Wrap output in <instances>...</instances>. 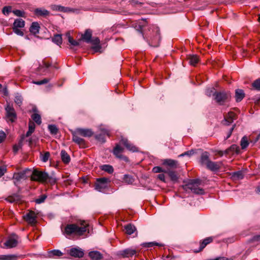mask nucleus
Instances as JSON below:
<instances>
[{
  "mask_svg": "<svg viewBox=\"0 0 260 260\" xmlns=\"http://www.w3.org/2000/svg\"><path fill=\"white\" fill-rule=\"evenodd\" d=\"M201 183V180L199 179H191L190 180L187 184H190V185L199 186Z\"/></svg>",
  "mask_w": 260,
  "mask_h": 260,
  "instance_id": "09e8293b",
  "label": "nucleus"
},
{
  "mask_svg": "<svg viewBox=\"0 0 260 260\" xmlns=\"http://www.w3.org/2000/svg\"><path fill=\"white\" fill-rule=\"evenodd\" d=\"M51 66V64L49 62H45V61H43L42 62V65H40L39 68H43V67H45L46 68H49Z\"/></svg>",
  "mask_w": 260,
  "mask_h": 260,
  "instance_id": "338daca9",
  "label": "nucleus"
},
{
  "mask_svg": "<svg viewBox=\"0 0 260 260\" xmlns=\"http://www.w3.org/2000/svg\"><path fill=\"white\" fill-rule=\"evenodd\" d=\"M143 245L144 247H151L154 245L156 246H161L162 245L160 244H159L156 242H148V243H145L143 244Z\"/></svg>",
  "mask_w": 260,
  "mask_h": 260,
  "instance_id": "5fc2aeb1",
  "label": "nucleus"
},
{
  "mask_svg": "<svg viewBox=\"0 0 260 260\" xmlns=\"http://www.w3.org/2000/svg\"><path fill=\"white\" fill-rule=\"evenodd\" d=\"M111 181L109 178L106 177L98 178L96 179L94 183V189L100 192L103 191L110 186Z\"/></svg>",
  "mask_w": 260,
  "mask_h": 260,
  "instance_id": "7ed1b4c3",
  "label": "nucleus"
},
{
  "mask_svg": "<svg viewBox=\"0 0 260 260\" xmlns=\"http://www.w3.org/2000/svg\"><path fill=\"white\" fill-rule=\"evenodd\" d=\"M240 151L239 147L236 145L233 144L231 145L228 149H227L225 151L224 153L225 154L229 153L230 152H235L237 153H238Z\"/></svg>",
  "mask_w": 260,
  "mask_h": 260,
  "instance_id": "e433bc0d",
  "label": "nucleus"
},
{
  "mask_svg": "<svg viewBox=\"0 0 260 260\" xmlns=\"http://www.w3.org/2000/svg\"><path fill=\"white\" fill-rule=\"evenodd\" d=\"M47 177H48V174L47 172L34 170L32 173L31 180L41 182H46Z\"/></svg>",
  "mask_w": 260,
  "mask_h": 260,
  "instance_id": "20e7f679",
  "label": "nucleus"
},
{
  "mask_svg": "<svg viewBox=\"0 0 260 260\" xmlns=\"http://www.w3.org/2000/svg\"><path fill=\"white\" fill-rule=\"evenodd\" d=\"M187 59L189 63L193 66H195L199 61V58L196 55H189Z\"/></svg>",
  "mask_w": 260,
  "mask_h": 260,
  "instance_id": "b1692460",
  "label": "nucleus"
},
{
  "mask_svg": "<svg viewBox=\"0 0 260 260\" xmlns=\"http://www.w3.org/2000/svg\"><path fill=\"white\" fill-rule=\"evenodd\" d=\"M120 144L123 145L127 150L132 152H136L139 151L138 148L130 143L127 139L122 137L120 140Z\"/></svg>",
  "mask_w": 260,
  "mask_h": 260,
  "instance_id": "ddd939ff",
  "label": "nucleus"
},
{
  "mask_svg": "<svg viewBox=\"0 0 260 260\" xmlns=\"http://www.w3.org/2000/svg\"><path fill=\"white\" fill-rule=\"evenodd\" d=\"M52 41L53 42H54L57 45H61L62 42L61 35L59 34H56L54 35V36L52 38Z\"/></svg>",
  "mask_w": 260,
  "mask_h": 260,
  "instance_id": "4c0bfd02",
  "label": "nucleus"
},
{
  "mask_svg": "<svg viewBox=\"0 0 260 260\" xmlns=\"http://www.w3.org/2000/svg\"><path fill=\"white\" fill-rule=\"evenodd\" d=\"M153 171L154 173H160V172H164L166 173V171H164L162 170V169L160 167H155L153 168Z\"/></svg>",
  "mask_w": 260,
  "mask_h": 260,
  "instance_id": "680f3d73",
  "label": "nucleus"
},
{
  "mask_svg": "<svg viewBox=\"0 0 260 260\" xmlns=\"http://www.w3.org/2000/svg\"><path fill=\"white\" fill-rule=\"evenodd\" d=\"M92 38V30L88 29H86L84 33L81 36V40L85 41L87 43H89Z\"/></svg>",
  "mask_w": 260,
  "mask_h": 260,
  "instance_id": "6ab92c4d",
  "label": "nucleus"
},
{
  "mask_svg": "<svg viewBox=\"0 0 260 260\" xmlns=\"http://www.w3.org/2000/svg\"><path fill=\"white\" fill-rule=\"evenodd\" d=\"M25 26V21L21 19H16L13 23V27L23 28Z\"/></svg>",
  "mask_w": 260,
  "mask_h": 260,
  "instance_id": "473e14b6",
  "label": "nucleus"
},
{
  "mask_svg": "<svg viewBox=\"0 0 260 260\" xmlns=\"http://www.w3.org/2000/svg\"><path fill=\"white\" fill-rule=\"evenodd\" d=\"M3 13L5 15H8L10 12H12L11 6H5L3 8Z\"/></svg>",
  "mask_w": 260,
  "mask_h": 260,
  "instance_id": "3c124183",
  "label": "nucleus"
},
{
  "mask_svg": "<svg viewBox=\"0 0 260 260\" xmlns=\"http://www.w3.org/2000/svg\"><path fill=\"white\" fill-rule=\"evenodd\" d=\"M166 173H167L171 178V180L173 181H177L178 178V176L175 171H171L168 170L166 171Z\"/></svg>",
  "mask_w": 260,
  "mask_h": 260,
  "instance_id": "ea45409f",
  "label": "nucleus"
},
{
  "mask_svg": "<svg viewBox=\"0 0 260 260\" xmlns=\"http://www.w3.org/2000/svg\"><path fill=\"white\" fill-rule=\"evenodd\" d=\"M232 177L235 180H241L244 177V174L242 171L234 172L232 174Z\"/></svg>",
  "mask_w": 260,
  "mask_h": 260,
  "instance_id": "c9c22d12",
  "label": "nucleus"
},
{
  "mask_svg": "<svg viewBox=\"0 0 260 260\" xmlns=\"http://www.w3.org/2000/svg\"><path fill=\"white\" fill-rule=\"evenodd\" d=\"M100 169L108 173H112L113 172V168L112 166L109 165H104L100 166Z\"/></svg>",
  "mask_w": 260,
  "mask_h": 260,
  "instance_id": "a19ab883",
  "label": "nucleus"
},
{
  "mask_svg": "<svg viewBox=\"0 0 260 260\" xmlns=\"http://www.w3.org/2000/svg\"><path fill=\"white\" fill-rule=\"evenodd\" d=\"M49 257H53L54 256H61L63 255L62 252L59 250L54 249L48 252Z\"/></svg>",
  "mask_w": 260,
  "mask_h": 260,
  "instance_id": "58836bf2",
  "label": "nucleus"
},
{
  "mask_svg": "<svg viewBox=\"0 0 260 260\" xmlns=\"http://www.w3.org/2000/svg\"><path fill=\"white\" fill-rule=\"evenodd\" d=\"M66 37L68 38V42L70 43V44L73 46H78L80 45L79 41H77L73 39V38L71 36V34L70 32H68L66 33Z\"/></svg>",
  "mask_w": 260,
  "mask_h": 260,
  "instance_id": "72a5a7b5",
  "label": "nucleus"
},
{
  "mask_svg": "<svg viewBox=\"0 0 260 260\" xmlns=\"http://www.w3.org/2000/svg\"><path fill=\"white\" fill-rule=\"evenodd\" d=\"M34 14L37 17H46L50 14L49 11L43 8H37L34 10Z\"/></svg>",
  "mask_w": 260,
  "mask_h": 260,
  "instance_id": "a211bd4d",
  "label": "nucleus"
},
{
  "mask_svg": "<svg viewBox=\"0 0 260 260\" xmlns=\"http://www.w3.org/2000/svg\"><path fill=\"white\" fill-rule=\"evenodd\" d=\"M68 253L72 257L77 258L83 257L84 254L83 250L80 248H71L69 251Z\"/></svg>",
  "mask_w": 260,
  "mask_h": 260,
  "instance_id": "9b49d317",
  "label": "nucleus"
},
{
  "mask_svg": "<svg viewBox=\"0 0 260 260\" xmlns=\"http://www.w3.org/2000/svg\"><path fill=\"white\" fill-rule=\"evenodd\" d=\"M37 215L33 211H29L25 215L23 216L24 220L28 224L34 225L37 222Z\"/></svg>",
  "mask_w": 260,
  "mask_h": 260,
  "instance_id": "0eeeda50",
  "label": "nucleus"
},
{
  "mask_svg": "<svg viewBox=\"0 0 260 260\" xmlns=\"http://www.w3.org/2000/svg\"><path fill=\"white\" fill-rule=\"evenodd\" d=\"M222 165V161L214 162L210 160L207 164L206 167L212 171H217L221 168Z\"/></svg>",
  "mask_w": 260,
  "mask_h": 260,
  "instance_id": "4468645a",
  "label": "nucleus"
},
{
  "mask_svg": "<svg viewBox=\"0 0 260 260\" xmlns=\"http://www.w3.org/2000/svg\"><path fill=\"white\" fill-rule=\"evenodd\" d=\"M5 110L7 113V116L10 118L11 121H14V120L16 118V114L13 106L8 104L5 108Z\"/></svg>",
  "mask_w": 260,
  "mask_h": 260,
  "instance_id": "2eb2a0df",
  "label": "nucleus"
},
{
  "mask_svg": "<svg viewBox=\"0 0 260 260\" xmlns=\"http://www.w3.org/2000/svg\"><path fill=\"white\" fill-rule=\"evenodd\" d=\"M60 156L61 160L64 164H68L70 162V156L64 150L61 151Z\"/></svg>",
  "mask_w": 260,
  "mask_h": 260,
  "instance_id": "393cba45",
  "label": "nucleus"
},
{
  "mask_svg": "<svg viewBox=\"0 0 260 260\" xmlns=\"http://www.w3.org/2000/svg\"><path fill=\"white\" fill-rule=\"evenodd\" d=\"M91 48L95 52H100V50L101 49V46L100 45H93V46H92Z\"/></svg>",
  "mask_w": 260,
  "mask_h": 260,
  "instance_id": "69168bd1",
  "label": "nucleus"
},
{
  "mask_svg": "<svg viewBox=\"0 0 260 260\" xmlns=\"http://www.w3.org/2000/svg\"><path fill=\"white\" fill-rule=\"evenodd\" d=\"M15 103L18 105L19 106H20L22 102V98L20 95H17L15 97L14 99Z\"/></svg>",
  "mask_w": 260,
  "mask_h": 260,
  "instance_id": "4d7b16f0",
  "label": "nucleus"
},
{
  "mask_svg": "<svg viewBox=\"0 0 260 260\" xmlns=\"http://www.w3.org/2000/svg\"><path fill=\"white\" fill-rule=\"evenodd\" d=\"M13 31L14 33L20 36H23L24 35L23 32L19 29V28L13 27Z\"/></svg>",
  "mask_w": 260,
  "mask_h": 260,
  "instance_id": "bf43d9fd",
  "label": "nucleus"
},
{
  "mask_svg": "<svg viewBox=\"0 0 260 260\" xmlns=\"http://www.w3.org/2000/svg\"><path fill=\"white\" fill-rule=\"evenodd\" d=\"M156 36L153 39H152V43H154V46L157 47L158 46L160 40V32L159 29L158 28H156Z\"/></svg>",
  "mask_w": 260,
  "mask_h": 260,
  "instance_id": "c756f323",
  "label": "nucleus"
},
{
  "mask_svg": "<svg viewBox=\"0 0 260 260\" xmlns=\"http://www.w3.org/2000/svg\"><path fill=\"white\" fill-rule=\"evenodd\" d=\"M19 192L18 191L17 193L8 196L6 198V201L11 203L19 202L22 199V196L19 194Z\"/></svg>",
  "mask_w": 260,
  "mask_h": 260,
  "instance_id": "f3484780",
  "label": "nucleus"
},
{
  "mask_svg": "<svg viewBox=\"0 0 260 260\" xmlns=\"http://www.w3.org/2000/svg\"><path fill=\"white\" fill-rule=\"evenodd\" d=\"M74 132L76 135L87 138L92 137L94 134L92 129L89 128H77Z\"/></svg>",
  "mask_w": 260,
  "mask_h": 260,
  "instance_id": "6e6552de",
  "label": "nucleus"
},
{
  "mask_svg": "<svg viewBox=\"0 0 260 260\" xmlns=\"http://www.w3.org/2000/svg\"><path fill=\"white\" fill-rule=\"evenodd\" d=\"M183 188L186 191L190 190L196 194H203L204 193V190L202 188L199 187L198 186H193L190 185V184H186L183 186Z\"/></svg>",
  "mask_w": 260,
  "mask_h": 260,
  "instance_id": "9d476101",
  "label": "nucleus"
},
{
  "mask_svg": "<svg viewBox=\"0 0 260 260\" xmlns=\"http://www.w3.org/2000/svg\"><path fill=\"white\" fill-rule=\"evenodd\" d=\"M252 87L256 90L260 91V78H258L252 83Z\"/></svg>",
  "mask_w": 260,
  "mask_h": 260,
  "instance_id": "49530a36",
  "label": "nucleus"
},
{
  "mask_svg": "<svg viewBox=\"0 0 260 260\" xmlns=\"http://www.w3.org/2000/svg\"><path fill=\"white\" fill-rule=\"evenodd\" d=\"M236 115L233 112H229L227 115L224 117V120L226 125H229L233 122V120L236 119Z\"/></svg>",
  "mask_w": 260,
  "mask_h": 260,
  "instance_id": "4be33fe9",
  "label": "nucleus"
},
{
  "mask_svg": "<svg viewBox=\"0 0 260 260\" xmlns=\"http://www.w3.org/2000/svg\"><path fill=\"white\" fill-rule=\"evenodd\" d=\"M87 228V226L80 227L75 223L68 224L64 228L63 234L68 236L72 234L79 236H82L86 232Z\"/></svg>",
  "mask_w": 260,
  "mask_h": 260,
  "instance_id": "f257e3e1",
  "label": "nucleus"
},
{
  "mask_svg": "<svg viewBox=\"0 0 260 260\" xmlns=\"http://www.w3.org/2000/svg\"><path fill=\"white\" fill-rule=\"evenodd\" d=\"M68 8L60 6H57L56 10H57L59 11H62V12H66Z\"/></svg>",
  "mask_w": 260,
  "mask_h": 260,
  "instance_id": "774afa93",
  "label": "nucleus"
},
{
  "mask_svg": "<svg viewBox=\"0 0 260 260\" xmlns=\"http://www.w3.org/2000/svg\"><path fill=\"white\" fill-rule=\"evenodd\" d=\"M214 88L207 89L206 91V94L209 96H213V93L215 92Z\"/></svg>",
  "mask_w": 260,
  "mask_h": 260,
  "instance_id": "052dcab7",
  "label": "nucleus"
},
{
  "mask_svg": "<svg viewBox=\"0 0 260 260\" xmlns=\"http://www.w3.org/2000/svg\"><path fill=\"white\" fill-rule=\"evenodd\" d=\"M193 153V151H186L181 154H180L178 156L179 157H183V156H184L185 155H188V156H190Z\"/></svg>",
  "mask_w": 260,
  "mask_h": 260,
  "instance_id": "0e129e2a",
  "label": "nucleus"
},
{
  "mask_svg": "<svg viewBox=\"0 0 260 260\" xmlns=\"http://www.w3.org/2000/svg\"><path fill=\"white\" fill-rule=\"evenodd\" d=\"M12 13L16 16L25 18L26 15L25 12L23 10H14L12 11Z\"/></svg>",
  "mask_w": 260,
  "mask_h": 260,
  "instance_id": "a18cd8bd",
  "label": "nucleus"
},
{
  "mask_svg": "<svg viewBox=\"0 0 260 260\" xmlns=\"http://www.w3.org/2000/svg\"><path fill=\"white\" fill-rule=\"evenodd\" d=\"M249 145L248 138L246 136H244L240 142V145L242 149H244L247 147Z\"/></svg>",
  "mask_w": 260,
  "mask_h": 260,
  "instance_id": "79ce46f5",
  "label": "nucleus"
},
{
  "mask_svg": "<svg viewBox=\"0 0 260 260\" xmlns=\"http://www.w3.org/2000/svg\"><path fill=\"white\" fill-rule=\"evenodd\" d=\"M48 129L51 135H56L58 132V128L54 124L49 125Z\"/></svg>",
  "mask_w": 260,
  "mask_h": 260,
  "instance_id": "c03bdc74",
  "label": "nucleus"
},
{
  "mask_svg": "<svg viewBox=\"0 0 260 260\" xmlns=\"http://www.w3.org/2000/svg\"><path fill=\"white\" fill-rule=\"evenodd\" d=\"M213 241V238L211 237L206 238L200 242V246L199 250L195 251V252H199L201 251L208 244Z\"/></svg>",
  "mask_w": 260,
  "mask_h": 260,
  "instance_id": "412c9836",
  "label": "nucleus"
},
{
  "mask_svg": "<svg viewBox=\"0 0 260 260\" xmlns=\"http://www.w3.org/2000/svg\"><path fill=\"white\" fill-rule=\"evenodd\" d=\"M88 256L92 260H101L103 258V254L98 251H92L89 252Z\"/></svg>",
  "mask_w": 260,
  "mask_h": 260,
  "instance_id": "aec40b11",
  "label": "nucleus"
},
{
  "mask_svg": "<svg viewBox=\"0 0 260 260\" xmlns=\"http://www.w3.org/2000/svg\"><path fill=\"white\" fill-rule=\"evenodd\" d=\"M31 118L38 125H40L42 123L41 117L38 113H34L31 115Z\"/></svg>",
  "mask_w": 260,
  "mask_h": 260,
  "instance_id": "37998d69",
  "label": "nucleus"
},
{
  "mask_svg": "<svg viewBox=\"0 0 260 260\" xmlns=\"http://www.w3.org/2000/svg\"><path fill=\"white\" fill-rule=\"evenodd\" d=\"M19 237L15 234H12L10 237L8 238L4 243L5 245L9 248H14L17 246L18 244V239Z\"/></svg>",
  "mask_w": 260,
  "mask_h": 260,
  "instance_id": "423d86ee",
  "label": "nucleus"
},
{
  "mask_svg": "<svg viewBox=\"0 0 260 260\" xmlns=\"http://www.w3.org/2000/svg\"><path fill=\"white\" fill-rule=\"evenodd\" d=\"M40 28V27L38 22H34L30 26L29 31L31 34L36 35L39 33Z\"/></svg>",
  "mask_w": 260,
  "mask_h": 260,
  "instance_id": "a878e982",
  "label": "nucleus"
},
{
  "mask_svg": "<svg viewBox=\"0 0 260 260\" xmlns=\"http://www.w3.org/2000/svg\"><path fill=\"white\" fill-rule=\"evenodd\" d=\"M41 160L43 162H46L48 160L50 157V153L48 151H46L44 154L41 153Z\"/></svg>",
  "mask_w": 260,
  "mask_h": 260,
  "instance_id": "8fccbe9b",
  "label": "nucleus"
},
{
  "mask_svg": "<svg viewBox=\"0 0 260 260\" xmlns=\"http://www.w3.org/2000/svg\"><path fill=\"white\" fill-rule=\"evenodd\" d=\"M36 127L35 124L32 121L30 120L28 122V131L26 132L25 136L29 137L35 131Z\"/></svg>",
  "mask_w": 260,
  "mask_h": 260,
  "instance_id": "2f4dec72",
  "label": "nucleus"
},
{
  "mask_svg": "<svg viewBox=\"0 0 260 260\" xmlns=\"http://www.w3.org/2000/svg\"><path fill=\"white\" fill-rule=\"evenodd\" d=\"M108 135L109 133L107 130H103L102 133L95 135V138L96 140L99 141L101 143H105L106 141L105 140V135Z\"/></svg>",
  "mask_w": 260,
  "mask_h": 260,
  "instance_id": "bb28decb",
  "label": "nucleus"
},
{
  "mask_svg": "<svg viewBox=\"0 0 260 260\" xmlns=\"http://www.w3.org/2000/svg\"><path fill=\"white\" fill-rule=\"evenodd\" d=\"M124 230L125 231V233L127 235H132L136 233V235H137V229L135 226L131 223L127 224L124 226Z\"/></svg>",
  "mask_w": 260,
  "mask_h": 260,
  "instance_id": "5701e85b",
  "label": "nucleus"
},
{
  "mask_svg": "<svg viewBox=\"0 0 260 260\" xmlns=\"http://www.w3.org/2000/svg\"><path fill=\"white\" fill-rule=\"evenodd\" d=\"M28 171H30V170L28 169H26L22 171L14 173L13 174V179L14 180V184L18 188V192H20L21 188L18 185V182H19L21 180L25 179L26 178V174Z\"/></svg>",
  "mask_w": 260,
  "mask_h": 260,
  "instance_id": "39448f33",
  "label": "nucleus"
},
{
  "mask_svg": "<svg viewBox=\"0 0 260 260\" xmlns=\"http://www.w3.org/2000/svg\"><path fill=\"white\" fill-rule=\"evenodd\" d=\"M123 180L128 184L132 183L134 181L133 177L128 175H124L123 177Z\"/></svg>",
  "mask_w": 260,
  "mask_h": 260,
  "instance_id": "603ef678",
  "label": "nucleus"
},
{
  "mask_svg": "<svg viewBox=\"0 0 260 260\" xmlns=\"http://www.w3.org/2000/svg\"><path fill=\"white\" fill-rule=\"evenodd\" d=\"M210 160L209 153L206 151L203 152L201 156V163L203 165H206V166L207 164H208V161H210Z\"/></svg>",
  "mask_w": 260,
  "mask_h": 260,
  "instance_id": "c85d7f7f",
  "label": "nucleus"
},
{
  "mask_svg": "<svg viewBox=\"0 0 260 260\" xmlns=\"http://www.w3.org/2000/svg\"><path fill=\"white\" fill-rule=\"evenodd\" d=\"M124 151V148L120 146L119 144L115 146V156L120 160H123L125 162H128V158L121 154Z\"/></svg>",
  "mask_w": 260,
  "mask_h": 260,
  "instance_id": "1a4fd4ad",
  "label": "nucleus"
},
{
  "mask_svg": "<svg viewBox=\"0 0 260 260\" xmlns=\"http://www.w3.org/2000/svg\"><path fill=\"white\" fill-rule=\"evenodd\" d=\"M245 94L242 89H238L236 90L235 98L237 102H240L244 97Z\"/></svg>",
  "mask_w": 260,
  "mask_h": 260,
  "instance_id": "7c9ffc66",
  "label": "nucleus"
},
{
  "mask_svg": "<svg viewBox=\"0 0 260 260\" xmlns=\"http://www.w3.org/2000/svg\"><path fill=\"white\" fill-rule=\"evenodd\" d=\"M18 256L16 254L0 255V260H17Z\"/></svg>",
  "mask_w": 260,
  "mask_h": 260,
  "instance_id": "f704fd0d",
  "label": "nucleus"
},
{
  "mask_svg": "<svg viewBox=\"0 0 260 260\" xmlns=\"http://www.w3.org/2000/svg\"><path fill=\"white\" fill-rule=\"evenodd\" d=\"M7 172V169L5 166L0 167V177H2Z\"/></svg>",
  "mask_w": 260,
  "mask_h": 260,
  "instance_id": "e2e57ef3",
  "label": "nucleus"
},
{
  "mask_svg": "<svg viewBox=\"0 0 260 260\" xmlns=\"http://www.w3.org/2000/svg\"><path fill=\"white\" fill-rule=\"evenodd\" d=\"M56 182L57 180L54 176H49L48 175V177H47V181L46 182H48L51 184H54L56 183Z\"/></svg>",
  "mask_w": 260,
  "mask_h": 260,
  "instance_id": "864d4df0",
  "label": "nucleus"
},
{
  "mask_svg": "<svg viewBox=\"0 0 260 260\" xmlns=\"http://www.w3.org/2000/svg\"><path fill=\"white\" fill-rule=\"evenodd\" d=\"M73 138L72 140L73 142L79 145V146L82 148H84L87 147V143L84 139L79 137V135H76L74 132L72 133Z\"/></svg>",
  "mask_w": 260,
  "mask_h": 260,
  "instance_id": "f8f14e48",
  "label": "nucleus"
},
{
  "mask_svg": "<svg viewBox=\"0 0 260 260\" xmlns=\"http://www.w3.org/2000/svg\"><path fill=\"white\" fill-rule=\"evenodd\" d=\"M214 100L219 105H223L227 102L230 97V93L224 91H215L213 93Z\"/></svg>",
  "mask_w": 260,
  "mask_h": 260,
  "instance_id": "f03ea898",
  "label": "nucleus"
},
{
  "mask_svg": "<svg viewBox=\"0 0 260 260\" xmlns=\"http://www.w3.org/2000/svg\"><path fill=\"white\" fill-rule=\"evenodd\" d=\"M163 164L171 167L173 168H177L178 161L172 159H166L164 160Z\"/></svg>",
  "mask_w": 260,
  "mask_h": 260,
  "instance_id": "cd10ccee",
  "label": "nucleus"
},
{
  "mask_svg": "<svg viewBox=\"0 0 260 260\" xmlns=\"http://www.w3.org/2000/svg\"><path fill=\"white\" fill-rule=\"evenodd\" d=\"M49 79L48 78H45L43 80L38 81H34L33 83L37 85H42L44 84H46L49 82Z\"/></svg>",
  "mask_w": 260,
  "mask_h": 260,
  "instance_id": "13d9d810",
  "label": "nucleus"
},
{
  "mask_svg": "<svg viewBox=\"0 0 260 260\" xmlns=\"http://www.w3.org/2000/svg\"><path fill=\"white\" fill-rule=\"evenodd\" d=\"M46 198H47V196L46 194H42V195L40 196L39 197V198L36 199L35 200V202H36V203L40 204L42 203H44L45 202V200L46 199Z\"/></svg>",
  "mask_w": 260,
  "mask_h": 260,
  "instance_id": "de8ad7c7",
  "label": "nucleus"
},
{
  "mask_svg": "<svg viewBox=\"0 0 260 260\" xmlns=\"http://www.w3.org/2000/svg\"><path fill=\"white\" fill-rule=\"evenodd\" d=\"M89 43L92 44L93 45H100V40L98 37L91 38V41Z\"/></svg>",
  "mask_w": 260,
  "mask_h": 260,
  "instance_id": "6e6d98bb",
  "label": "nucleus"
},
{
  "mask_svg": "<svg viewBox=\"0 0 260 260\" xmlns=\"http://www.w3.org/2000/svg\"><path fill=\"white\" fill-rule=\"evenodd\" d=\"M136 251L134 249H126L122 251H119L117 252L116 255L121 256L123 257H128L129 256H132L135 254Z\"/></svg>",
  "mask_w": 260,
  "mask_h": 260,
  "instance_id": "dca6fc26",
  "label": "nucleus"
}]
</instances>
